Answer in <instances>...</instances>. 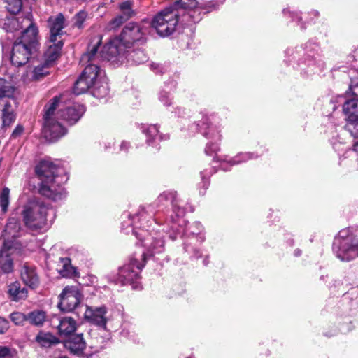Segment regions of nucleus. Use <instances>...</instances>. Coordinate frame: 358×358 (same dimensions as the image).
I'll return each mask as SVG.
<instances>
[{"instance_id": "1", "label": "nucleus", "mask_w": 358, "mask_h": 358, "mask_svg": "<svg viewBox=\"0 0 358 358\" xmlns=\"http://www.w3.org/2000/svg\"><path fill=\"white\" fill-rule=\"evenodd\" d=\"M152 216L148 215L143 208H141L137 213L133 215H124V217L127 218V220H124L122 222L121 229L124 231L126 234H129V227L131 226V231L136 236L137 238L142 241L144 247L147 248V252H142L140 254L135 252L134 255L129 259V262L124 264L118 270L117 276L114 279L115 283H120L122 285L127 284H133L134 288H138L139 285L137 283V280L140 278V272L145 264L146 256H152L155 254L160 253L163 251L164 241L160 238H153L148 232V230L141 229V231H137L136 229L137 226L136 220L141 222L139 227H148L150 220L148 217Z\"/></svg>"}, {"instance_id": "2", "label": "nucleus", "mask_w": 358, "mask_h": 358, "mask_svg": "<svg viewBox=\"0 0 358 358\" xmlns=\"http://www.w3.org/2000/svg\"><path fill=\"white\" fill-rule=\"evenodd\" d=\"M101 43V36L94 37L88 45L87 51L81 57L80 62L87 65L75 83L73 92L76 94L85 93L96 83L106 78L104 72L96 63L99 57L103 58L102 51L97 52Z\"/></svg>"}, {"instance_id": "3", "label": "nucleus", "mask_w": 358, "mask_h": 358, "mask_svg": "<svg viewBox=\"0 0 358 358\" xmlns=\"http://www.w3.org/2000/svg\"><path fill=\"white\" fill-rule=\"evenodd\" d=\"M59 169L50 160H42L36 166V173L41 181L40 193L53 201L62 199L66 192L62 184L67 178L59 176Z\"/></svg>"}, {"instance_id": "4", "label": "nucleus", "mask_w": 358, "mask_h": 358, "mask_svg": "<svg viewBox=\"0 0 358 358\" xmlns=\"http://www.w3.org/2000/svg\"><path fill=\"white\" fill-rule=\"evenodd\" d=\"M145 31L140 25L129 23L122 30L120 37L110 41L102 51V56L108 60L115 59L122 62L125 49L131 48L135 43L143 42Z\"/></svg>"}, {"instance_id": "5", "label": "nucleus", "mask_w": 358, "mask_h": 358, "mask_svg": "<svg viewBox=\"0 0 358 358\" xmlns=\"http://www.w3.org/2000/svg\"><path fill=\"white\" fill-rule=\"evenodd\" d=\"M333 250L341 261L349 262L358 257V235L348 229L341 230L335 238Z\"/></svg>"}, {"instance_id": "6", "label": "nucleus", "mask_w": 358, "mask_h": 358, "mask_svg": "<svg viewBox=\"0 0 358 358\" xmlns=\"http://www.w3.org/2000/svg\"><path fill=\"white\" fill-rule=\"evenodd\" d=\"M58 106H60L57 99H53L45 106L43 134L44 137L50 141H57L66 133V128L57 120L59 117L55 114Z\"/></svg>"}, {"instance_id": "7", "label": "nucleus", "mask_w": 358, "mask_h": 358, "mask_svg": "<svg viewBox=\"0 0 358 358\" xmlns=\"http://www.w3.org/2000/svg\"><path fill=\"white\" fill-rule=\"evenodd\" d=\"M49 208L43 203L31 201L27 203L22 211L23 221L30 229H41L47 222Z\"/></svg>"}, {"instance_id": "8", "label": "nucleus", "mask_w": 358, "mask_h": 358, "mask_svg": "<svg viewBox=\"0 0 358 358\" xmlns=\"http://www.w3.org/2000/svg\"><path fill=\"white\" fill-rule=\"evenodd\" d=\"M178 15L176 10L166 8L155 16L152 26L159 36H168L176 30L178 22Z\"/></svg>"}, {"instance_id": "9", "label": "nucleus", "mask_w": 358, "mask_h": 358, "mask_svg": "<svg viewBox=\"0 0 358 358\" xmlns=\"http://www.w3.org/2000/svg\"><path fill=\"white\" fill-rule=\"evenodd\" d=\"M54 99H57L60 106L56 109V115L70 125L77 122L85 111V107L78 103L73 104L72 106H65L62 102L63 96H56Z\"/></svg>"}, {"instance_id": "10", "label": "nucleus", "mask_w": 358, "mask_h": 358, "mask_svg": "<svg viewBox=\"0 0 358 358\" xmlns=\"http://www.w3.org/2000/svg\"><path fill=\"white\" fill-rule=\"evenodd\" d=\"M59 297V308L62 311L71 312L80 303L82 294L78 287L67 286L63 289Z\"/></svg>"}, {"instance_id": "11", "label": "nucleus", "mask_w": 358, "mask_h": 358, "mask_svg": "<svg viewBox=\"0 0 358 358\" xmlns=\"http://www.w3.org/2000/svg\"><path fill=\"white\" fill-rule=\"evenodd\" d=\"M31 50L26 43H20L16 41L13 46L10 62L13 66H20L24 65L28 62L31 54Z\"/></svg>"}, {"instance_id": "12", "label": "nucleus", "mask_w": 358, "mask_h": 358, "mask_svg": "<svg viewBox=\"0 0 358 358\" xmlns=\"http://www.w3.org/2000/svg\"><path fill=\"white\" fill-rule=\"evenodd\" d=\"M11 69H8L6 66H3L0 69V72L6 77L10 79L7 80L6 78H0V99L7 97L13 98L15 94V87L12 83V78L13 75Z\"/></svg>"}, {"instance_id": "13", "label": "nucleus", "mask_w": 358, "mask_h": 358, "mask_svg": "<svg viewBox=\"0 0 358 358\" xmlns=\"http://www.w3.org/2000/svg\"><path fill=\"white\" fill-rule=\"evenodd\" d=\"M50 28V42H56L57 39H61L62 29L66 26L65 19L62 13L56 16L50 17L48 21Z\"/></svg>"}, {"instance_id": "14", "label": "nucleus", "mask_w": 358, "mask_h": 358, "mask_svg": "<svg viewBox=\"0 0 358 358\" xmlns=\"http://www.w3.org/2000/svg\"><path fill=\"white\" fill-rule=\"evenodd\" d=\"M106 312V308L104 306L96 308L86 306L85 317L93 324L105 327L107 322Z\"/></svg>"}, {"instance_id": "15", "label": "nucleus", "mask_w": 358, "mask_h": 358, "mask_svg": "<svg viewBox=\"0 0 358 358\" xmlns=\"http://www.w3.org/2000/svg\"><path fill=\"white\" fill-rule=\"evenodd\" d=\"M25 22V30L22 32V34L17 40L20 43H26L27 46H29L31 48L35 47V44L37 42V34L38 31L36 27L33 24L31 19H27L22 20Z\"/></svg>"}, {"instance_id": "16", "label": "nucleus", "mask_w": 358, "mask_h": 358, "mask_svg": "<svg viewBox=\"0 0 358 358\" xmlns=\"http://www.w3.org/2000/svg\"><path fill=\"white\" fill-rule=\"evenodd\" d=\"M20 277L23 282L31 289H36L39 285V277L33 266L24 264L21 268Z\"/></svg>"}, {"instance_id": "17", "label": "nucleus", "mask_w": 358, "mask_h": 358, "mask_svg": "<svg viewBox=\"0 0 358 358\" xmlns=\"http://www.w3.org/2000/svg\"><path fill=\"white\" fill-rule=\"evenodd\" d=\"M64 346L71 353L81 355L86 348V343L83 337V334H80L71 336L65 341Z\"/></svg>"}, {"instance_id": "18", "label": "nucleus", "mask_w": 358, "mask_h": 358, "mask_svg": "<svg viewBox=\"0 0 358 358\" xmlns=\"http://www.w3.org/2000/svg\"><path fill=\"white\" fill-rule=\"evenodd\" d=\"M200 131L206 138H211L213 141L220 140V134L216 125H214L207 117L203 118L199 124Z\"/></svg>"}, {"instance_id": "19", "label": "nucleus", "mask_w": 358, "mask_h": 358, "mask_svg": "<svg viewBox=\"0 0 358 358\" xmlns=\"http://www.w3.org/2000/svg\"><path fill=\"white\" fill-rule=\"evenodd\" d=\"M7 294L8 298L15 302L25 300L28 296V291L25 287H22L18 281L8 285Z\"/></svg>"}, {"instance_id": "20", "label": "nucleus", "mask_w": 358, "mask_h": 358, "mask_svg": "<svg viewBox=\"0 0 358 358\" xmlns=\"http://www.w3.org/2000/svg\"><path fill=\"white\" fill-rule=\"evenodd\" d=\"M48 48L44 53L45 65L50 66L59 57L63 46L62 39H57L56 42H50Z\"/></svg>"}, {"instance_id": "21", "label": "nucleus", "mask_w": 358, "mask_h": 358, "mask_svg": "<svg viewBox=\"0 0 358 358\" xmlns=\"http://www.w3.org/2000/svg\"><path fill=\"white\" fill-rule=\"evenodd\" d=\"M343 111L348 121L354 122L358 120V99L349 98L343 105Z\"/></svg>"}, {"instance_id": "22", "label": "nucleus", "mask_w": 358, "mask_h": 358, "mask_svg": "<svg viewBox=\"0 0 358 358\" xmlns=\"http://www.w3.org/2000/svg\"><path fill=\"white\" fill-rule=\"evenodd\" d=\"M27 19H31L29 15L24 16L19 14L17 16L12 15L8 17L6 19L3 29L6 31H18L25 27V22H22V20Z\"/></svg>"}, {"instance_id": "23", "label": "nucleus", "mask_w": 358, "mask_h": 358, "mask_svg": "<svg viewBox=\"0 0 358 358\" xmlns=\"http://www.w3.org/2000/svg\"><path fill=\"white\" fill-rule=\"evenodd\" d=\"M57 328L61 336H68L76 331V322L71 317H64L59 319V324Z\"/></svg>"}, {"instance_id": "24", "label": "nucleus", "mask_w": 358, "mask_h": 358, "mask_svg": "<svg viewBox=\"0 0 358 358\" xmlns=\"http://www.w3.org/2000/svg\"><path fill=\"white\" fill-rule=\"evenodd\" d=\"M143 132L146 135L147 143L153 147H157V143L161 139L159 135L158 127L156 124L149 125L143 130Z\"/></svg>"}, {"instance_id": "25", "label": "nucleus", "mask_w": 358, "mask_h": 358, "mask_svg": "<svg viewBox=\"0 0 358 358\" xmlns=\"http://www.w3.org/2000/svg\"><path fill=\"white\" fill-rule=\"evenodd\" d=\"M15 119V115L14 114V110L10 102L6 101L3 104V108L2 110V123L4 127L10 126V124L14 122Z\"/></svg>"}, {"instance_id": "26", "label": "nucleus", "mask_w": 358, "mask_h": 358, "mask_svg": "<svg viewBox=\"0 0 358 358\" xmlns=\"http://www.w3.org/2000/svg\"><path fill=\"white\" fill-rule=\"evenodd\" d=\"M92 94L97 99L104 98L108 94V86L106 78L96 83L92 87Z\"/></svg>"}, {"instance_id": "27", "label": "nucleus", "mask_w": 358, "mask_h": 358, "mask_svg": "<svg viewBox=\"0 0 358 358\" xmlns=\"http://www.w3.org/2000/svg\"><path fill=\"white\" fill-rule=\"evenodd\" d=\"M0 268L3 273H9L13 271V259L6 251L2 250L0 252Z\"/></svg>"}, {"instance_id": "28", "label": "nucleus", "mask_w": 358, "mask_h": 358, "mask_svg": "<svg viewBox=\"0 0 358 358\" xmlns=\"http://www.w3.org/2000/svg\"><path fill=\"white\" fill-rule=\"evenodd\" d=\"M27 320L34 325L41 326L46 319V314L43 310H34L27 315Z\"/></svg>"}, {"instance_id": "29", "label": "nucleus", "mask_w": 358, "mask_h": 358, "mask_svg": "<svg viewBox=\"0 0 358 358\" xmlns=\"http://www.w3.org/2000/svg\"><path fill=\"white\" fill-rule=\"evenodd\" d=\"M253 153L252 152H245V153H240L238 155H236L233 159L230 160L229 162L224 161L222 164V169L224 170H227L226 166L228 163H229L231 165L234 164H238L241 162H246L249 159H253L256 157Z\"/></svg>"}, {"instance_id": "30", "label": "nucleus", "mask_w": 358, "mask_h": 358, "mask_svg": "<svg viewBox=\"0 0 358 358\" xmlns=\"http://www.w3.org/2000/svg\"><path fill=\"white\" fill-rule=\"evenodd\" d=\"M36 341L43 347L50 346L51 344L57 343L58 339L51 334L40 332L36 336Z\"/></svg>"}, {"instance_id": "31", "label": "nucleus", "mask_w": 358, "mask_h": 358, "mask_svg": "<svg viewBox=\"0 0 358 358\" xmlns=\"http://www.w3.org/2000/svg\"><path fill=\"white\" fill-rule=\"evenodd\" d=\"M119 8L121 12L120 15L123 16L127 20L134 14L132 1L127 0L122 2L119 6Z\"/></svg>"}, {"instance_id": "32", "label": "nucleus", "mask_w": 358, "mask_h": 358, "mask_svg": "<svg viewBox=\"0 0 358 358\" xmlns=\"http://www.w3.org/2000/svg\"><path fill=\"white\" fill-rule=\"evenodd\" d=\"M10 203V189L8 187H4L0 194V207L3 213L8 210V207Z\"/></svg>"}, {"instance_id": "33", "label": "nucleus", "mask_w": 358, "mask_h": 358, "mask_svg": "<svg viewBox=\"0 0 358 358\" xmlns=\"http://www.w3.org/2000/svg\"><path fill=\"white\" fill-rule=\"evenodd\" d=\"M129 57L136 64H141L147 60V56L141 50L129 52Z\"/></svg>"}, {"instance_id": "34", "label": "nucleus", "mask_w": 358, "mask_h": 358, "mask_svg": "<svg viewBox=\"0 0 358 358\" xmlns=\"http://www.w3.org/2000/svg\"><path fill=\"white\" fill-rule=\"evenodd\" d=\"M196 0H179L176 1V6L184 10H193L196 8Z\"/></svg>"}, {"instance_id": "35", "label": "nucleus", "mask_w": 358, "mask_h": 358, "mask_svg": "<svg viewBox=\"0 0 358 358\" xmlns=\"http://www.w3.org/2000/svg\"><path fill=\"white\" fill-rule=\"evenodd\" d=\"M11 321L16 325H23L27 320V315L20 312H14L10 315Z\"/></svg>"}, {"instance_id": "36", "label": "nucleus", "mask_w": 358, "mask_h": 358, "mask_svg": "<svg viewBox=\"0 0 358 358\" xmlns=\"http://www.w3.org/2000/svg\"><path fill=\"white\" fill-rule=\"evenodd\" d=\"M8 3L7 9L10 13H17L22 8V0H6Z\"/></svg>"}, {"instance_id": "37", "label": "nucleus", "mask_w": 358, "mask_h": 358, "mask_svg": "<svg viewBox=\"0 0 358 358\" xmlns=\"http://www.w3.org/2000/svg\"><path fill=\"white\" fill-rule=\"evenodd\" d=\"M20 226L15 219H10L6 225V232L10 234L12 236H17L16 233L18 231Z\"/></svg>"}, {"instance_id": "38", "label": "nucleus", "mask_w": 358, "mask_h": 358, "mask_svg": "<svg viewBox=\"0 0 358 358\" xmlns=\"http://www.w3.org/2000/svg\"><path fill=\"white\" fill-rule=\"evenodd\" d=\"M174 199H175V194L173 192H165L159 196V197L157 199V201L159 203H163L164 201H170L172 203L174 210H176V204L174 203Z\"/></svg>"}, {"instance_id": "39", "label": "nucleus", "mask_w": 358, "mask_h": 358, "mask_svg": "<svg viewBox=\"0 0 358 358\" xmlns=\"http://www.w3.org/2000/svg\"><path fill=\"white\" fill-rule=\"evenodd\" d=\"M87 17V13L84 10H80L74 17V24L78 28L83 27V22Z\"/></svg>"}, {"instance_id": "40", "label": "nucleus", "mask_w": 358, "mask_h": 358, "mask_svg": "<svg viewBox=\"0 0 358 358\" xmlns=\"http://www.w3.org/2000/svg\"><path fill=\"white\" fill-rule=\"evenodd\" d=\"M48 66L45 65V63L44 65L41 66H36L34 68L33 71V75L32 78L33 79H38L41 76H43L48 73V71L45 70V68Z\"/></svg>"}, {"instance_id": "41", "label": "nucleus", "mask_w": 358, "mask_h": 358, "mask_svg": "<svg viewBox=\"0 0 358 358\" xmlns=\"http://www.w3.org/2000/svg\"><path fill=\"white\" fill-rule=\"evenodd\" d=\"M126 20H127L124 19V17H123V16L118 15L111 20V22L109 24V28L110 29H116V28L119 27Z\"/></svg>"}, {"instance_id": "42", "label": "nucleus", "mask_w": 358, "mask_h": 358, "mask_svg": "<svg viewBox=\"0 0 358 358\" xmlns=\"http://www.w3.org/2000/svg\"><path fill=\"white\" fill-rule=\"evenodd\" d=\"M215 143H208L206 147L205 152L207 155H213L216 153L219 150V145L217 143V141H215Z\"/></svg>"}, {"instance_id": "43", "label": "nucleus", "mask_w": 358, "mask_h": 358, "mask_svg": "<svg viewBox=\"0 0 358 358\" xmlns=\"http://www.w3.org/2000/svg\"><path fill=\"white\" fill-rule=\"evenodd\" d=\"M159 101L165 106H169L171 104V99L170 98V95L165 92H161L159 95Z\"/></svg>"}, {"instance_id": "44", "label": "nucleus", "mask_w": 358, "mask_h": 358, "mask_svg": "<svg viewBox=\"0 0 358 358\" xmlns=\"http://www.w3.org/2000/svg\"><path fill=\"white\" fill-rule=\"evenodd\" d=\"M202 226L199 222H195L188 230V232L193 236L199 234L201 231Z\"/></svg>"}, {"instance_id": "45", "label": "nucleus", "mask_w": 358, "mask_h": 358, "mask_svg": "<svg viewBox=\"0 0 358 358\" xmlns=\"http://www.w3.org/2000/svg\"><path fill=\"white\" fill-rule=\"evenodd\" d=\"M8 328V322L6 319L0 317V334H4Z\"/></svg>"}, {"instance_id": "46", "label": "nucleus", "mask_w": 358, "mask_h": 358, "mask_svg": "<svg viewBox=\"0 0 358 358\" xmlns=\"http://www.w3.org/2000/svg\"><path fill=\"white\" fill-rule=\"evenodd\" d=\"M350 91L353 96L352 98L358 99V82H353L350 86Z\"/></svg>"}, {"instance_id": "47", "label": "nucleus", "mask_w": 358, "mask_h": 358, "mask_svg": "<svg viewBox=\"0 0 358 358\" xmlns=\"http://www.w3.org/2000/svg\"><path fill=\"white\" fill-rule=\"evenodd\" d=\"M0 358H11L10 350L7 347L0 346Z\"/></svg>"}, {"instance_id": "48", "label": "nucleus", "mask_w": 358, "mask_h": 358, "mask_svg": "<svg viewBox=\"0 0 358 358\" xmlns=\"http://www.w3.org/2000/svg\"><path fill=\"white\" fill-rule=\"evenodd\" d=\"M24 131V128L22 125H17L14 131H13L12 136L14 138H17L20 136Z\"/></svg>"}, {"instance_id": "49", "label": "nucleus", "mask_w": 358, "mask_h": 358, "mask_svg": "<svg viewBox=\"0 0 358 358\" xmlns=\"http://www.w3.org/2000/svg\"><path fill=\"white\" fill-rule=\"evenodd\" d=\"M352 123L353 127L350 129L351 134L355 138H358V120Z\"/></svg>"}, {"instance_id": "50", "label": "nucleus", "mask_w": 358, "mask_h": 358, "mask_svg": "<svg viewBox=\"0 0 358 358\" xmlns=\"http://www.w3.org/2000/svg\"><path fill=\"white\" fill-rule=\"evenodd\" d=\"M129 147V143L125 141H123L120 145L121 150L127 151Z\"/></svg>"}, {"instance_id": "51", "label": "nucleus", "mask_w": 358, "mask_h": 358, "mask_svg": "<svg viewBox=\"0 0 358 358\" xmlns=\"http://www.w3.org/2000/svg\"><path fill=\"white\" fill-rule=\"evenodd\" d=\"M87 358H101L99 352H94L91 354L87 355Z\"/></svg>"}, {"instance_id": "52", "label": "nucleus", "mask_w": 358, "mask_h": 358, "mask_svg": "<svg viewBox=\"0 0 358 358\" xmlns=\"http://www.w3.org/2000/svg\"><path fill=\"white\" fill-rule=\"evenodd\" d=\"M202 180L203 182V187L205 189H206L208 185V179L207 178H206L202 174Z\"/></svg>"}, {"instance_id": "53", "label": "nucleus", "mask_w": 358, "mask_h": 358, "mask_svg": "<svg viewBox=\"0 0 358 358\" xmlns=\"http://www.w3.org/2000/svg\"><path fill=\"white\" fill-rule=\"evenodd\" d=\"M178 213V216H183L185 211L183 209H179Z\"/></svg>"}, {"instance_id": "54", "label": "nucleus", "mask_w": 358, "mask_h": 358, "mask_svg": "<svg viewBox=\"0 0 358 358\" xmlns=\"http://www.w3.org/2000/svg\"><path fill=\"white\" fill-rule=\"evenodd\" d=\"M301 255V251L297 250L295 251V255L296 256H299Z\"/></svg>"}, {"instance_id": "55", "label": "nucleus", "mask_w": 358, "mask_h": 358, "mask_svg": "<svg viewBox=\"0 0 358 358\" xmlns=\"http://www.w3.org/2000/svg\"><path fill=\"white\" fill-rule=\"evenodd\" d=\"M199 239H200V242H202V241H203L204 238L202 236H200Z\"/></svg>"}, {"instance_id": "56", "label": "nucleus", "mask_w": 358, "mask_h": 358, "mask_svg": "<svg viewBox=\"0 0 358 358\" xmlns=\"http://www.w3.org/2000/svg\"><path fill=\"white\" fill-rule=\"evenodd\" d=\"M178 113H180L181 110L183 111L184 110L182 108H178Z\"/></svg>"}, {"instance_id": "57", "label": "nucleus", "mask_w": 358, "mask_h": 358, "mask_svg": "<svg viewBox=\"0 0 358 358\" xmlns=\"http://www.w3.org/2000/svg\"><path fill=\"white\" fill-rule=\"evenodd\" d=\"M185 250H186V251H188V248H187V244H185Z\"/></svg>"}, {"instance_id": "58", "label": "nucleus", "mask_w": 358, "mask_h": 358, "mask_svg": "<svg viewBox=\"0 0 358 358\" xmlns=\"http://www.w3.org/2000/svg\"><path fill=\"white\" fill-rule=\"evenodd\" d=\"M187 358H192V357H187Z\"/></svg>"}, {"instance_id": "59", "label": "nucleus", "mask_w": 358, "mask_h": 358, "mask_svg": "<svg viewBox=\"0 0 358 358\" xmlns=\"http://www.w3.org/2000/svg\"><path fill=\"white\" fill-rule=\"evenodd\" d=\"M12 358V357H11Z\"/></svg>"}]
</instances>
